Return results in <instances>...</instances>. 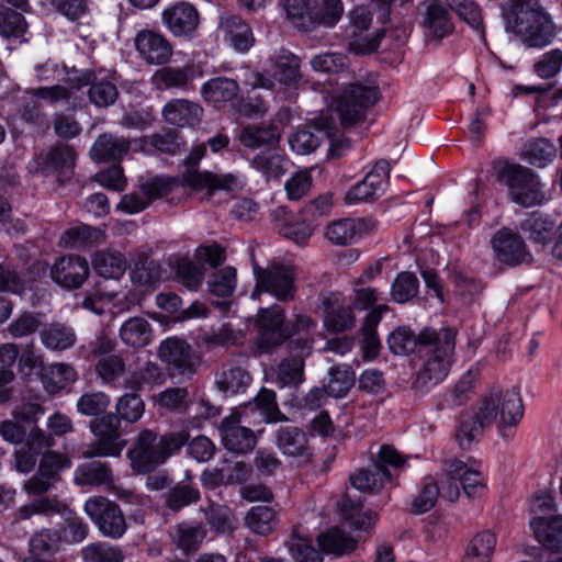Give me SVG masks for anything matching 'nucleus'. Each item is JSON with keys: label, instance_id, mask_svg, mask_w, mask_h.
Segmentation results:
<instances>
[{"label": "nucleus", "instance_id": "f257e3e1", "mask_svg": "<svg viewBox=\"0 0 562 562\" xmlns=\"http://www.w3.org/2000/svg\"><path fill=\"white\" fill-rule=\"evenodd\" d=\"M497 405H502L499 431L504 438L522 418L524 406L519 392L515 389L502 391L493 389L480 403L475 412L460 415L456 438L462 449H469L482 435L483 428L497 420Z\"/></svg>", "mask_w": 562, "mask_h": 562}, {"label": "nucleus", "instance_id": "f03ea898", "mask_svg": "<svg viewBox=\"0 0 562 562\" xmlns=\"http://www.w3.org/2000/svg\"><path fill=\"white\" fill-rule=\"evenodd\" d=\"M380 98L375 86L359 82L349 85L336 100L335 109H327L313 124L318 132H323L334 143L339 134L340 126H350L362 122L369 108L373 106Z\"/></svg>", "mask_w": 562, "mask_h": 562}, {"label": "nucleus", "instance_id": "7ed1b4c3", "mask_svg": "<svg viewBox=\"0 0 562 562\" xmlns=\"http://www.w3.org/2000/svg\"><path fill=\"white\" fill-rule=\"evenodd\" d=\"M420 357L425 358L415 385L427 389L441 382L448 374L456 346V333L451 328L436 331L425 328L420 331Z\"/></svg>", "mask_w": 562, "mask_h": 562}, {"label": "nucleus", "instance_id": "20e7f679", "mask_svg": "<svg viewBox=\"0 0 562 562\" xmlns=\"http://www.w3.org/2000/svg\"><path fill=\"white\" fill-rule=\"evenodd\" d=\"M188 439L186 431L169 432L158 439L155 431L142 430L127 452L133 470L139 474L154 471L178 452Z\"/></svg>", "mask_w": 562, "mask_h": 562}, {"label": "nucleus", "instance_id": "39448f33", "mask_svg": "<svg viewBox=\"0 0 562 562\" xmlns=\"http://www.w3.org/2000/svg\"><path fill=\"white\" fill-rule=\"evenodd\" d=\"M492 168L496 180L507 187L508 195L514 203L530 207L544 202L542 184L529 168L505 159H495Z\"/></svg>", "mask_w": 562, "mask_h": 562}, {"label": "nucleus", "instance_id": "423d86ee", "mask_svg": "<svg viewBox=\"0 0 562 562\" xmlns=\"http://www.w3.org/2000/svg\"><path fill=\"white\" fill-rule=\"evenodd\" d=\"M513 33L528 48H544L553 43L560 27L540 4L517 13L510 25Z\"/></svg>", "mask_w": 562, "mask_h": 562}, {"label": "nucleus", "instance_id": "0eeeda50", "mask_svg": "<svg viewBox=\"0 0 562 562\" xmlns=\"http://www.w3.org/2000/svg\"><path fill=\"white\" fill-rule=\"evenodd\" d=\"M256 285L251 293L259 300L262 293H269L280 302L292 301L296 292V273L293 266L273 262L267 268H254Z\"/></svg>", "mask_w": 562, "mask_h": 562}, {"label": "nucleus", "instance_id": "6e6552de", "mask_svg": "<svg viewBox=\"0 0 562 562\" xmlns=\"http://www.w3.org/2000/svg\"><path fill=\"white\" fill-rule=\"evenodd\" d=\"M89 428L95 437L86 450L81 452V458H106L120 457L126 446V440L122 438L120 428L121 419L117 415L109 413L90 422Z\"/></svg>", "mask_w": 562, "mask_h": 562}, {"label": "nucleus", "instance_id": "1a4fd4ad", "mask_svg": "<svg viewBox=\"0 0 562 562\" xmlns=\"http://www.w3.org/2000/svg\"><path fill=\"white\" fill-rule=\"evenodd\" d=\"M405 463V458L392 446L380 447L374 464L368 469H360L350 476L353 487L361 492L378 491L385 481L391 480V473L385 465L400 468Z\"/></svg>", "mask_w": 562, "mask_h": 562}, {"label": "nucleus", "instance_id": "9d476101", "mask_svg": "<svg viewBox=\"0 0 562 562\" xmlns=\"http://www.w3.org/2000/svg\"><path fill=\"white\" fill-rule=\"evenodd\" d=\"M83 510L104 537L120 539L126 532L125 516L115 502L104 496H91Z\"/></svg>", "mask_w": 562, "mask_h": 562}, {"label": "nucleus", "instance_id": "9b49d317", "mask_svg": "<svg viewBox=\"0 0 562 562\" xmlns=\"http://www.w3.org/2000/svg\"><path fill=\"white\" fill-rule=\"evenodd\" d=\"M159 358L167 363L172 375L191 376L199 366L196 356L189 344L179 338H168L160 344Z\"/></svg>", "mask_w": 562, "mask_h": 562}, {"label": "nucleus", "instance_id": "f8f14e48", "mask_svg": "<svg viewBox=\"0 0 562 562\" xmlns=\"http://www.w3.org/2000/svg\"><path fill=\"white\" fill-rule=\"evenodd\" d=\"M284 318V310L277 304L258 311L256 324L259 331V348L263 352L271 351L289 339Z\"/></svg>", "mask_w": 562, "mask_h": 562}, {"label": "nucleus", "instance_id": "ddd939ff", "mask_svg": "<svg viewBox=\"0 0 562 562\" xmlns=\"http://www.w3.org/2000/svg\"><path fill=\"white\" fill-rule=\"evenodd\" d=\"M325 327L333 333L349 330L355 325L352 307L339 291H327L319 295Z\"/></svg>", "mask_w": 562, "mask_h": 562}, {"label": "nucleus", "instance_id": "4468645a", "mask_svg": "<svg viewBox=\"0 0 562 562\" xmlns=\"http://www.w3.org/2000/svg\"><path fill=\"white\" fill-rule=\"evenodd\" d=\"M54 445L55 440L52 436L40 427H33L26 440L13 451L14 469L19 473H31L37 463L38 457L43 454V450L50 449Z\"/></svg>", "mask_w": 562, "mask_h": 562}, {"label": "nucleus", "instance_id": "2eb2a0df", "mask_svg": "<svg viewBox=\"0 0 562 562\" xmlns=\"http://www.w3.org/2000/svg\"><path fill=\"white\" fill-rule=\"evenodd\" d=\"M371 220L360 217H346L333 221L325 226V239L339 247L351 246L374 228Z\"/></svg>", "mask_w": 562, "mask_h": 562}, {"label": "nucleus", "instance_id": "dca6fc26", "mask_svg": "<svg viewBox=\"0 0 562 562\" xmlns=\"http://www.w3.org/2000/svg\"><path fill=\"white\" fill-rule=\"evenodd\" d=\"M276 446L297 467L307 464L313 457L307 435L296 426L279 427L276 431Z\"/></svg>", "mask_w": 562, "mask_h": 562}, {"label": "nucleus", "instance_id": "f3484780", "mask_svg": "<svg viewBox=\"0 0 562 562\" xmlns=\"http://www.w3.org/2000/svg\"><path fill=\"white\" fill-rule=\"evenodd\" d=\"M68 80L72 88L78 90L90 86L88 90L89 99L91 103L99 108L112 105L119 97L115 83L108 77L98 78L97 74L92 70L77 71Z\"/></svg>", "mask_w": 562, "mask_h": 562}, {"label": "nucleus", "instance_id": "a211bd4d", "mask_svg": "<svg viewBox=\"0 0 562 562\" xmlns=\"http://www.w3.org/2000/svg\"><path fill=\"white\" fill-rule=\"evenodd\" d=\"M176 183L175 179L155 178L143 183L138 190L125 194L119 204V207L127 213L134 214L143 211L147 205L167 195Z\"/></svg>", "mask_w": 562, "mask_h": 562}, {"label": "nucleus", "instance_id": "6ab92c4d", "mask_svg": "<svg viewBox=\"0 0 562 562\" xmlns=\"http://www.w3.org/2000/svg\"><path fill=\"white\" fill-rule=\"evenodd\" d=\"M88 277V261L78 255L60 257L50 268L52 280L68 290L79 289Z\"/></svg>", "mask_w": 562, "mask_h": 562}, {"label": "nucleus", "instance_id": "aec40b11", "mask_svg": "<svg viewBox=\"0 0 562 562\" xmlns=\"http://www.w3.org/2000/svg\"><path fill=\"white\" fill-rule=\"evenodd\" d=\"M492 247L498 261L508 266H517L529 260V252L520 235L510 228L503 227L495 233Z\"/></svg>", "mask_w": 562, "mask_h": 562}, {"label": "nucleus", "instance_id": "412c9836", "mask_svg": "<svg viewBox=\"0 0 562 562\" xmlns=\"http://www.w3.org/2000/svg\"><path fill=\"white\" fill-rule=\"evenodd\" d=\"M241 416L238 412L232 413L222 420L220 432L224 447L235 453H247L256 446L254 431L240 425Z\"/></svg>", "mask_w": 562, "mask_h": 562}, {"label": "nucleus", "instance_id": "4be33fe9", "mask_svg": "<svg viewBox=\"0 0 562 562\" xmlns=\"http://www.w3.org/2000/svg\"><path fill=\"white\" fill-rule=\"evenodd\" d=\"M134 45L142 59L149 65L167 64L173 52L170 42L151 30L139 31L134 38Z\"/></svg>", "mask_w": 562, "mask_h": 562}, {"label": "nucleus", "instance_id": "5701e85b", "mask_svg": "<svg viewBox=\"0 0 562 562\" xmlns=\"http://www.w3.org/2000/svg\"><path fill=\"white\" fill-rule=\"evenodd\" d=\"M182 182L194 191L206 190L207 195H212L216 190L231 191L240 187L238 178L233 173L215 175L202 172L195 168H187Z\"/></svg>", "mask_w": 562, "mask_h": 562}, {"label": "nucleus", "instance_id": "b1692460", "mask_svg": "<svg viewBox=\"0 0 562 562\" xmlns=\"http://www.w3.org/2000/svg\"><path fill=\"white\" fill-rule=\"evenodd\" d=\"M198 10L189 2L180 1L162 12V22L175 36L191 35L199 25Z\"/></svg>", "mask_w": 562, "mask_h": 562}, {"label": "nucleus", "instance_id": "393cba45", "mask_svg": "<svg viewBox=\"0 0 562 562\" xmlns=\"http://www.w3.org/2000/svg\"><path fill=\"white\" fill-rule=\"evenodd\" d=\"M442 472L443 475L460 479L463 492L470 498L480 497L485 491L486 485L482 473L459 459H446Z\"/></svg>", "mask_w": 562, "mask_h": 562}, {"label": "nucleus", "instance_id": "a878e982", "mask_svg": "<svg viewBox=\"0 0 562 562\" xmlns=\"http://www.w3.org/2000/svg\"><path fill=\"white\" fill-rule=\"evenodd\" d=\"M519 228L530 241L542 247L549 245L559 231L557 218L539 211L528 213Z\"/></svg>", "mask_w": 562, "mask_h": 562}, {"label": "nucleus", "instance_id": "bb28decb", "mask_svg": "<svg viewBox=\"0 0 562 562\" xmlns=\"http://www.w3.org/2000/svg\"><path fill=\"white\" fill-rule=\"evenodd\" d=\"M250 167L260 173L266 181L278 180L288 171L289 159L285 154L274 145L257 153L250 160Z\"/></svg>", "mask_w": 562, "mask_h": 562}, {"label": "nucleus", "instance_id": "cd10ccee", "mask_svg": "<svg viewBox=\"0 0 562 562\" xmlns=\"http://www.w3.org/2000/svg\"><path fill=\"white\" fill-rule=\"evenodd\" d=\"M77 486L111 487L114 485V474L111 465L102 461H89L79 464L74 472Z\"/></svg>", "mask_w": 562, "mask_h": 562}, {"label": "nucleus", "instance_id": "c85d7f7f", "mask_svg": "<svg viewBox=\"0 0 562 562\" xmlns=\"http://www.w3.org/2000/svg\"><path fill=\"white\" fill-rule=\"evenodd\" d=\"M132 143L111 133L100 135L90 149V156L94 161H120L131 149Z\"/></svg>", "mask_w": 562, "mask_h": 562}, {"label": "nucleus", "instance_id": "c756f323", "mask_svg": "<svg viewBox=\"0 0 562 562\" xmlns=\"http://www.w3.org/2000/svg\"><path fill=\"white\" fill-rule=\"evenodd\" d=\"M77 154L69 145H57L40 157V165L47 173L68 179L74 171Z\"/></svg>", "mask_w": 562, "mask_h": 562}, {"label": "nucleus", "instance_id": "7c9ffc66", "mask_svg": "<svg viewBox=\"0 0 562 562\" xmlns=\"http://www.w3.org/2000/svg\"><path fill=\"white\" fill-rule=\"evenodd\" d=\"M203 114V109L187 99H175L162 109L165 121L180 127L196 125Z\"/></svg>", "mask_w": 562, "mask_h": 562}, {"label": "nucleus", "instance_id": "2f4dec72", "mask_svg": "<svg viewBox=\"0 0 562 562\" xmlns=\"http://www.w3.org/2000/svg\"><path fill=\"white\" fill-rule=\"evenodd\" d=\"M105 233L101 228L87 224L69 227L60 237L59 245L65 248L85 249L102 244Z\"/></svg>", "mask_w": 562, "mask_h": 562}, {"label": "nucleus", "instance_id": "473e14b6", "mask_svg": "<svg viewBox=\"0 0 562 562\" xmlns=\"http://www.w3.org/2000/svg\"><path fill=\"white\" fill-rule=\"evenodd\" d=\"M42 345L53 351H64L72 348L77 342L75 329L60 322H52L40 330Z\"/></svg>", "mask_w": 562, "mask_h": 562}, {"label": "nucleus", "instance_id": "72a5a7b5", "mask_svg": "<svg viewBox=\"0 0 562 562\" xmlns=\"http://www.w3.org/2000/svg\"><path fill=\"white\" fill-rule=\"evenodd\" d=\"M530 528L543 547L562 551V516L536 517L530 521Z\"/></svg>", "mask_w": 562, "mask_h": 562}, {"label": "nucleus", "instance_id": "f704fd0d", "mask_svg": "<svg viewBox=\"0 0 562 562\" xmlns=\"http://www.w3.org/2000/svg\"><path fill=\"white\" fill-rule=\"evenodd\" d=\"M221 26L225 31L226 40L240 53L247 52L255 38L250 26L239 16L227 15L221 19Z\"/></svg>", "mask_w": 562, "mask_h": 562}, {"label": "nucleus", "instance_id": "c9c22d12", "mask_svg": "<svg viewBox=\"0 0 562 562\" xmlns=\"http://www.w3.org/2000/svg\"><path fill=\"white\" fill-rule=\"evenodd\" d=\"M122 342L132 348H143L153 338L151 326L143 317H131L125 321L119 330Z\"/></svg>", "mask_w": 562, "mask_h": 562}, {"label": "nucleus", "instance_id": "e433bc0d", "mask_svg": "<svg viewBox=\"0 0 562 562\" xmlns=\"http://www.w3.org/2000/svg\"><path fill=\"white\" fill-rule=\"evenodd\" d=\"M424 7V25L434 36L441 38L452 32L453 25L450 21L449 13L439 1H425Z\"/></svg>", "mask_w": 562, "mask_h": 562}, {"label": "nucleus", "instance_id": "4c0bfd02", "mask_svg": "<svg viewBox=\"0 0 562 562\" xmlns=\"http://www.w3.org/2000/svg\"><path fill=\"white\" fill-rule=\"evenodd\" d=\"M314 30L333 29L341 20L345 7L341 0H312Z\"/></svg>", "mask_w": 562, "mask_h": 562}, {"label": "nucleus", "instance_id": "58836bf2", "mask_svg": "<svg viewBox=\"0 0 562 562\" xmlns=\"http://www.w3.org/2000/svg\"><path fill=\"white\" fill-rule=\"evenodd\" d=\"M317 540L324 553L336 557L349 554L357 548V541L338 527L319 535Z\"/></svg>", "mask_w": 562, "mask_h": 562}, {"label": "nucleus", "instance_id": "ea45409f", "mask_svg": "<svg viewBox=\"0 0 562 562\" xmlns=\"http://www.w3.org/2000/svg\"><path fill=\"white\" fill-rule=\"evenodd\" d=\"M170 536L177 547L184 553L195 552L206 537V530L201 525L178 524L171 531Z\"/></svg>", "mask_w": 562, "mask_h": 562}, {"label": "nucleus", "instance_id": "a19ab883", "mask_svg": "<svg viewBox=\"0 0 562 562\" xmlns=\"http://www.w3.org/2000/svg\"><path fill=\"white\" fill-rule=\"evenodd\" d=\"M67 506L55 497L42 496L21 506L13 516L14 522L31 519L34 515L52 516L63 514Z\"/></svg>", "mask_w": 562, "mask_h": 562}, {"label": "nucleus", "instance_id": "79ce46f5", "mask_svg": "<svg viewBox=\"0 0 562 562\" xmlns=\"http://www.w3.org/2000/svg\"><path fill=\"white\" fill-rule=\"evenodd\" d=\"M238 139L247 148L272 147L278 145L280 134L274 126L247 125L241 128Z\"/></svg>", "mask_w": 562, "mask_h": 562}, {"label": "nucleus", "instance_id": "37998d69", "mask_svg": "<svg viewBox=\"0 0 562 562\" xmlns=\"http://www.w3.org/2000/svg\"><path fill=\"white\" fill-rule=\"evenodd\" d=\"M166 380L162 369L155 362H147L142 369L131 372L123 382L125 389L135 392L145 386L154 387L161 385Z\"/></svg>", "mask_w": 562, "mask_h": 562}, {"label": "nucleus", "instance_id": "c03bdc74", "mask_svg": "<svg viewBox=\"0 0 562 562\" xmlns=\"http://www.w3.org/2000/svg\"><path fill=\"white\" fill-rule=\"evenodd\" d=\"M238 83L225 77L210 79L201 88L204 100L213 103L232 101L238 94Z\"/></svg>", "mask_w": 562, "mask_h": 562}, {"label": "nucleus", "instance_id": "a18cd8bd", "mask_svg": "<svg viewBox=\"0 0 562 562\" xmlns=\"http://www.w3.org/2000/svg\"><path fill=\"white\" fill-rule=\"evenodd\" d=\"M77 379L75 368L68 363H54L44 370L42 382L45 390L55 394Z\"/></svg>", "mask_w": 562, "mask_h": 562}, {"label": "nucleus", "instance_id": "49530a36", "mask_svg": "<svg viewBox=\"0 0 562 562\" xmlns=\"http://www.w3.org/2000/svg\"><path fill=\"white\" fill-rule=\"evenodd\" d=\"M95 272L105 279H119L126 269L124 256L117 251H99L92 260Z\"/></svg>", "mask_w": 562, "mask_h": 562}, {"label": "nucleus", "instance_id": "de8ad7c7", "mask_svg": "<svg viewBox=\"0 0 562 562\" xmlns=\"http://www.w3.org/2000/svg\"><path fill=\"white\" fill-rule=\"evenodd\" d=\"M283 8L295 29L303 32L314 30L312 0H284Z\"/></svg>", "mask_w": 562, "mask_h": 562}, {"label": "nucleus", "instance_id": "09e8293b", "mask_svg": "<svg viewBox=\"0 0 562 562\" xmlns=\"http://www.w3.org/2000/svg\"><path fill=\"white\" fill-rule=\"evenodd\" d=\"M131 280L139 286H153L162 277V268L159 262L146 256L139 257L131 269Z\"/></svg>", "mask_w": 562, "mask_h": 562}, {"label": "nucleus", "instance_id": "8fccbe9b", "mask_svg": "<svg viewBox=\"0 0 562 562\" xmlns=\"http://www.w3.org/2000/svg\"><path fill=\"white\" fill-rule=\"evenodd\" d=\"M246 526L259 536H267L277 526V514L268 506H254L245 516Z\"/></svg>", "mask_w": 562, "mask_h": 562}, {"label": "nucleus", "instance_id": "3c124183", "mask_svg": "<svg viewBox=\"0 0 562 562\" xmlns=\"http://www.w3.org/2000/svg\"><path fill=\"white\" fill-rule=\"evenodd\" d=\"M192 79V69L166 67L158 69L153 76V82L158 89H183Z\"/></svg>", "mask_w": 562, "mask_h": 562}, {"label": "nucleus", "instance_id": "603ef678", "mask_svg": "<svg viewBox=\"0 0 562 562\" xmlns=\"http://www.w3.org/2000/svg\"><path fill=\"white\" fill-rule=\"evenodd\" d=\"M327 393L339 398L345 396L355 384V373L350 366L342 364L330 368L328 372Z\"/></svg>", "mask_w": 562, "mask_h": 562}, {"label": "nucleus", "instance_id": "864d4df0", "mask_svg": "<svg viewBox=\"0 0 562 562\" xmlns=\"http://www.w3.org/2000/svg\"><path fill=\"white\" fill-rule=\"evenodd\" d=\"M140 148L144 151H150L154 148L160 153L176 155L182 146L179 134L173 130L157 133L148 137L140 138Z\"/></svg>", "mask_w": 562, "mask_h": 562}, {"label": "nucleus", "instance_id": "5fc2aeb1", "mask_svg": "<svg viewBox=\"0 0 562 562\" xmlns=\"http://www.w3.org/2000/svg\"><path fill=\"white\" fill-rule=\"evenodd\" d=\"M555 148L553 144L543 138L528 142L522 149L521 158L536 167H546L553 160Z\"/></svg>", "mask_w": 562, "mask_h": 562}, {"label": "nucleus", "instance_id": "6e6d98bb", "mask_svg": "<svg viewBox=\"0 0 562 562\" xmlns=\"http://www.w3.org/2000/svg\"><path fill=\"white\" fill-rule=\"evenodd\" d=\"M177 280L190 291H196L204 279V270L188 257L178 258L173 263Z\"/></svg>", "mask_w": 562, "mask_h": 562}, {"label": "nucleus", "instance_id": "4d7b16f0", "mask_svg": "<svg viewBox=\"0 0 562 562\" xmlns=\"http://www.w3.org/2000/svg\"><path fill=\"white\" fill-rule=\"evenodd\" d=\"M274 76L286 86L296 85L301 80L300 59L290 52H281L276 58Z\"/></svg>", "mask_w": 562, "mask_h": 562}, {"label": "nucleus", "instance_id": "13d9d810", "mask_svg": "<svg viewBox=\"0 0 562 562\" xmlns=\"http://www.w3.org/2000/svg\"><path fill=\"white\" fill-rule=\"evenodd\" d=\"M303 380L304 361L302 358H289L278 366L276 381L280 387H296Z\"/></svg>", "mask_w": 562, "mask_h": 562}, {"label": "nucleus", "instance_id": "bf43d9fd", "mask_svg": "<svg viewBox=\"0 0 562 562\" xmlns=\"http://www.w3.org/2000/svg\"><path fill=\"white\" fill-rule=\"evenodd\" d=\"M391 351L395 355H407L409 352L422 350L420 334H415L407 327H400L392 331L387 338Z\"/></svg>", "mask_w": 562, "mask_h": 562}, {"label": "nucleus", "instance_id": "052dcab7", "mask_svg": "<svg viewBox=\"0 0 562 562\" xmlns=\"http://www.w3.org/2000/svg\"><path fill=\"white\" fill-rule=\"evenodd\" d=\"M237 283V272L234 267L227 266L209 277L207 286L213 295L220 297L231 296Z\"/></svg>", "mask_w": 562, "mask_h": 562}, {"label": "nucleus", "instance_id": "680f3d73", "mask_svg": "<svg viewBox=\"0 0 562 562\" xmlns=\"http://www.w3.org/2000/svg\"><path fill=\"white\" fill-rule=\"evenodd\" d=\"M126 371L125 360L119 355L101 357L95 363L97 376L105 384L119 381Z\"/></svg>", "mask_w": 562, "mask_h": 562}, {"label": "nucleus", "instance_id": "e2e57ef3", "mask_svg": "<svg viewBox=\"0 0 562 562\" xmlns=\"http://www.w3.org/2000/svg\"><path fill=\"white\" fill-rule=\"evenodd\" d=\"M60 543V537L57 530L44 528L35 532L30 541V551L35 557H47L54 554Z\"/></svg>", "mask_w": 562, "mask_h": 562}, {"label": "nucleus", "instance_id": "0e129e2a", "mask_svg": "<svg viewBox=\"0 0 562 562\" xmlns=\"http://www.w3.org/2000/svg\"><path fill=\"white\" fill-rule=\"evenodd\" d=\"M251 376L241 367H232L225 369L217 380V386L221 391L229 394L244 392L250 384Z\"/></svg>", "mask_w": 562, "mask_h": 562}, {"label": "nucleus", "instance_id": "69168bd1", "mask_svg": "<svg viewBox=\"0 0 562 562\" xmlns=\"http://www.w3.org/2000/svg\"><path fill=\"white\" fill-rule=\"evenodd\" d=\"M535 74L541 79H552L562 71V48L543 53L533 64Z\"/></svg>", "mask_w": 562, "mask_h": 562}, {"label": "nucleus", "instance_id": "338daca9", "mask_svg": "<svg viewBox=\"0 0 562 562\" xmlns=\"http://www.w3.org/2000/svg\"><path fill=\"white\" fill-rule=\"evenodd\" d=\"M286 546L296 562H323L322 554L312 546L311 540L295 531L291 535Z\"/></svg>", "mask_w": 562, "mask_h": 562}, {"label": "nucleus", "instance_id": "774afa93", "mask_svg": "<svg viewBox=\"0 0 562 562\" xmlns=\"http://www.w3.org/2000/svg\"><path fill=\"white\" fill-rule=\"evenodd\" d=\"M81 555L86 562H122L123 555L119 548L106 542L90 543L82 548Z\"/></svg>", "mask_w": 562, "mask_h": 562}]
</instances>
